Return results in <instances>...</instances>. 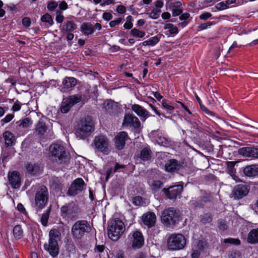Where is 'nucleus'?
Masks as SVG:
<instances>
[{
	"mask_svg": "<svg viewBox=\"0 0 258 258\" xmlns=\"http://www.w3.org/2000/svg\"><path fill=\"white\" fill-rule=\"evenodd\" d=\"M49 158L53 163L60 165H68L70 163V155L65 148L60 144L51 145L49 148Z\"/></svg>",
	"mask_w": 258,
	"mask_h": 258,
	"instance_id": "1",
	"label": "nucleus"
},
{
	"mask_svg": "<svg viewBox=\"0 0 258 258\" xmlns=\"http://www.w3.org/2000/svg\"><path fill=\"white\" fill-rule=\"evenodd\" d=\"M124 230V224L120 218H113L108 221L107 234L112 240H118Z\"/></svg>",
	"mask_w": 258,
	"mask_h": 258,
	"instance_id": "2",
	"label": "nucleus"
},
{
	"mask_svg": "<svg viewBox=\"0 0 258 258\" xmlns=\"http://www.w3.org/2000/svg\"><path fill=\"white\" fill-rule=\"evenodd\" d=\"M92 228L89 223L85 220H79L76 221L71 228V234L73 239L79 241L86 235L91 231Z\"/></svg>",
	"mask_w": 258,
	"mask_h": 258,
	"instance_id": "3",
	"label": "nucleus"
},
{
	"mask_svg": "<svg viewBox=\"0 0 258 258\" xmlns=\"http://www.w3.org/2000/svg\"><path fill=\"white\" fill-rule=\"evenodd\" d=\"M161 219L166 227L171 228L179 223L181 215L179 210L174 207H170L162 212Z\"/></svg>",
	"mask_w": 258,
	"mask_h": 258,
	"instance_id": "4",
	"label": "nucleus"
},
{
	"mask_svg": "<svg viewBox=\"0 0 258 258\" xmlns=\"http://www.w3.org/2000/svg\"><path fill=\"white\" fill-rule=\"evenodd\" d=\"M79 207L74 202L63 205L60 210V215L63 218L72 221L76 220L78 218Z\"/></svg>",
	"mask_w": 258,
	"mask_h": 258,
	"instance_id": "5",
	"label": "nucleus"
},
{
	"mask_svg": "<svg viewBox=\"0 0 258 258\" xmlns=\"http://www.w3.org/2000/svg\"><path fill=\"white\" fill-rule=\"evenodd\" d=\"M48 191L47 187L44 186H40L35 195V206L37 211L42 210L47 204L48 201Z\"/></svg>",
	"mask_w": 258,
	"mask_h": 258,
	"instance_id": "6",
	"label": "nucleus"
},
{
	"mask_svg": "<svg viewBox=\"0 0 258 258\" xmlns=\"http://www.w3.org/2000/svg\"><path fill=\"white\" fill-rule=\"evenodd\" d=\"M186 244L185 237L181 234H172L167 239V246L169 250H178L183 249Z\"/></svg>",
	"mask_w": 258,
	"mask_h": 258,
	"instance_id": "7",
	"label": "nucleus"
},
{
	"mask_svg": "<svg viewBox=\"0 0 258 258\" xmlns=\"http://www.w3.org/2000/svg\"><path fill=\"white\" fill-rule=\"evenodd\" d=\"M94 130V126L93 121L91 120H89L88 118H86L76 130V134L77 138L80 139H85L89 137Z\"/></svg>",
	"mask_w": 258,
	"mask_h": 258,
	"instance_id": "8",
	"label": "nucleus"
},
{
	"mask_svg": "<svg viewBox=\"0 0 258 258\" xmlns=\"http://www.w3.org/2000/svg\"><path fill=\"white\" fill-rule=\"evenodd\" d=\"M94 144L98 152L106 155L110 153L109 140L105 136L101 135L96 136L94 140Z\"/></svg>",
	"mask_w": 258,
	"mask_h": 258,
	"instance_id": "9",
	"label": "nucleus"
},
{
	"mask_svg": "<svg viewBox=\"0 0 258 258\" xmlns=\"http://www.w3.org/2000/svg\"><path fill=\"white\" fill-rule=\"evenodd\" d=\"M183 190V185L181 184H178L170 186L167 188L164 187L162 191L167 199L175 200L177 198L180 199Z\"/></svg>",
	"mask_w": 258,
	"mask_h": 258,
	"instance_id": "10",
	"label": "nucleus"
},
{
	"mask_svg": "<svg viewBox=\"0 0 258 258\" xmlns=\"http://www.w3.org/2000/svg\"><path fill=\"white\" fill-rule=\"evenodd\" d=\"M122 126L131 127L136 133H140L141 130V123L139 118L133 114H125L124 116Z\"/></svg>",
	"mask_w": 258,
	"mask_h": 258,
	"instance_id": "11",
	"label": "nucleus"
},
{
	"mask_svg": "<svg viewBox=\"0 0 258 258\" xmlns=\"http://www.w3.org/2000/svg\"><path fill=\"white\" fill-rule=\"evenodd\" d=\"M86 186L84 180L82 178H77L72 183L71 187L69 188L67 195L69 196L75 197L81 192Z\"/></svg>",
	"mask_w": 258,
	"mask_h": 258,
	"instance_id": "12",
	"label": "nucleus"
},
{
	"mask_svg": "<svg viewBox=\"0 0 258 258\" xmlns=\"http://www.w3.org/2000/svg\"><path fill=\"white\" fill-rule=\"evenodd\" d=\"M237 153L243 157L250 159H258V148L253 146L240 148L238 149Z\"/></svg>",
	"mask_w": 258,
	"mask_h": 258,
	"instance_id": "13",
	"label": "nucleus"
},
{
	"mask_svg": "<svg viewBox=\"0 0 258 258\" xmlns=\"http://www.w3.org/2000/svg\"><path fill=\"white\" fill-rule=\"evenodd\" d=\"M240 173L242 176L250 179L258 177V164H251L241 167Z\"/></svg>",
	"mask_w": 258,
	"mask_h": 258,
	"instance_id": "14",
	"label": "nucleus"
},
{
	"mask_svg": "<svg viewBox=\"0 0 258 258\" xmlns=\"http://www.w3.org/2000/svg\"><path fill=\"white\" fill-rule=\"evenodd\" d=\"M128 138V135L126 132L121 131L117 133L113 139L115 149L119 151L124 149L126 141Z\"/></svg>",
	"mask_w": 258,
	"mask_h": 258,
	"instance_id": "15",
	"label": "nucleus"
},
{
	"mask_svg": "<svg viewBox=\"0 0 258 258\" xmlns=\"http://www.w3.org/2000/svg\"><path fill=\"white\" fill-rule=\"evenodd\" d=\"M130 239L132 242V247L134 249H139L144 245V238L143 233L139 230L132 232Z\"/></svg>",
	"mask_w": 258,
	"mask_h": 258,
	"instance_id": "16",
	"label": "nucleus"
},
{
	"mask_svg": "<svg viewBox=\"0 0 258 258\" xmlns=\"http://www.w3.org/2000/svg\"><path fill=\"white\" fill-rule=\"evenodd\" d=\"M183 162H179L175 159L168 160L164 166V170L169 173H178L183 168Z\"/></svg>",
	"mask_w": 258,
	"mask_h": 258,
	"instance_id": "17",
	"label": "nucleus"
},
{
	"mask_svg": "<svg viewBox=\"0 0 258 258\" xmlns=\"http://www.w3.org/2000/svg\"><path fill=\"white\" fill-rule=\"evenodd\" d=\"M250 186L247 184H237L233 189V197L235 199H241L248 194Z\"/></svg>",
	"mask_w": 258,
	"mask_h": 258,
	"instance_id": "18",
	"label": "nucleus"
},
{
	"mask_svg": "<svg viewBox=\"0 0 258 258\" xmlns=\"http://www.w3.org/2000/svg\"><path fill=\"white\" fill-rule=\"evenodd\" d=\"M8 177L10 184L14 189L19 188L21 185V179L20 173L16 170L9 172Z\"/></svg>",
	"mask_w": 258,
	"mask_h": 258,
	"instance_id": "19",
	"label": "nucleus"
},
{
	"mask_svg": "<svg viewBox=\"0 0 258 258\" xmlns=\"http://www.w3.org/2000/svg\"><path fill=\"white\" fill-rule=\"evenodd\" d=\"M47 119L46 116L42 114V117L39 119L35 126L34 133L39 138H43L47 131V127L45 122Z\"/></svg>",
	"mask_w": 258,
	"mask_h": 258,
	"instance_id": "20",
	"label": "nucleus"
},
{
	"mask_svg": "<svg viewBox=\"0 0 258 258\" xmlns=\"http://www.w3.org/2000/svg\"><path fill=\"white\" fill-rule=\"evenodd\" d=\"M142 220L144 225L150 229L155 226L156 216L154 212H148L142 215Z\"/></svg>",
	"mask_w": 258,
	"mask_h": 258,
	"instance_id": "21",
	"label": "nucleus"
},
{
	"mask_svg": "<svg viewBox=\"0 0 258 258\" xmlns=\"http://www.w3.org/2000/svg\"><path fill=\"white\" fill-rule=\"evenodd\" d=\"M44 249L53 257H56L59 253V246L57 242H52L51 240L45 243L44 245Z\"/></svg>",
	"mask_w": 258,
	"mask_h": 258,
	"instance_id": "22",
	"label": "nucleus"
},
{
	"mask_svg": "<svg viewBox=\"0 0 258 258\" xmlns=\"http://www.w3.org/2000/svg\"><path fill=\"white\" fill-rule=\"evenodd\" d=\"M162 108L166 111V115L164 113H161V115L165 118H169L173 113L175 107L171 105V102L166 99H163L161 102Z\"/></svg>",
	"mask_w": 258,
	"mask_h": 258,
	"instance_id": "23",
	"label": "nucleus"
},
{
	"mask_svg": "<svg viewBox=\"0 0 258 258\" xmlns=\"http://www.w3.org/2000/svg\"><path fill=\"white\" fill-rule=\"evenodd\" d=\"M6 147H12L15 145L16 139L14 135L10 131H7L3 133Z\"/></svg>",
	"mask_w": 258,
	"mask_h": 258,
	"instance_id": "24",
	"label": "nucleus"
},
{
	"mask_svg": "<svg viewBox=\"0 0 258 258\" xmlns=\"http://www.w3.org/2000/svg\"><path fill=\"white\" fill-rule=\"evenodd\" d=\"M50 188L56 193H62V181L60 178L53 177L50 182Z\"/></svg>",
	"mask_w": 258,
	"mask_h": 258,
	"instance_id": "25",
	"label": "nucleus"
},
{
	"mask_svg": "<svg viewBox=\"0 0 258 258\" xmlns=\"http://www.w3.org/2000/svg\"><path fill=\"white\" fill-rule=\"evenodd\" d=\"M132 109L140 117L147 118L149 116V112L139 104H133L132 106Z\"/></svg>",
	"mask_w": 258,
	"mask_h": 258,
	"instance_id": "26",
	"label": "nucleus"
},
{
	"mask_svg": "<svg viewBox=\"0 0 258 258\" xmlns=\"http://www.w3.org/2000/svg\"><path fill=\"white\" fill-rule=\"evenodd\" d=\"M77 80L74 77H66L62 82L63 88L70 89L74 88L77 84Z\"/></svg>",
	"mask_w": 258,
	"mask_h": 258,
	"instance_id": "27",
	"label": "nucleus"
},
{
	"mask_svg": "<svg viewBox=\"0 0 258 258\" xmlns=\"http://www.w3.org/2000/svg\"><path fill=\"white\" fill-rule=\"evenodd\" d=\"M81 31L85 35L88 36L92 34L94 32V28L90 22H84L80 27Z\"/></svg>",
	"mask_w": 258,
	"mask_h": 258,
	"instance_id": "28",
	"label": "nucleus"
},
{
	"mask_svg": "<svg viewBox=\"0 0 258 258\" xmlns=\"http://www.w3.org/2000/svg\"><path fill=\"white\" fill-rule=\"evenodd\" d=\"M27 172L31 175H36L40 171V165L37 163H28L26 165Z\"/></svg>",
	"mask_w": 258,
	"mask_h": 258,
	"instance_id": "29",
	"label": "nucleus"
},
{
	"mask_svg": "<svg viewBox=\"0 0 258 258\" xmlns=\"http://www.w3.org/2000/svg\"><path fill=\"white\" fill-rule=\"evenodd\" d=\"M77 29V24L73 21H67L62 26V32H72Z\"/></svg>",
	"mask_w": 258,
	"mask_h": 258,
	"instance_id": "30",
	"label": "nucleus"
},
{
	"mask_svg": "<svg viewBox=\"0 0 258 258\" xmlns=\"http://www.w3.org/2000/svg\"><path fill=\"white\" fill-rule=\"evenodd\" d=\"M247 242L250 244L258 243V228L250 231L248 234Z\"/></svg>",
	"mask_w": 258,
	"mask_h": 258,
	"instance_id": "31",
	"label": "nucleus"
},
{
	"mask_svg": "<svg viewBox=\"0 0 258 258\" xmlns=\"http://www.w3.org/2000/svg\"><path fill=\"white\" fill-rule=\"evenodd\" d=\"M152 152L149 147H144L140 153V159L144 161H147L151 158Z\"/></svg>",
	"mask_w": 258,
	"mask_h": 258,
	"instance_id": "32",
	"label": "nucleus"
},
{
	"mask_svg": "<svg viewBox=\"0 0 258 258\" xmlns=\"http://www.w3.org/2000/svg\"><path fill=\"white\" fill-rule=\"evenodd\" d=\"M61 233L57 229H52L49 232V241L52 242H57L60 240Z\"/></svg>",
	"mask_w": 258,
	"mask_h": 258,
	"instance_id": "33",
	"label": "nucleus"
},
{
	"mask_svg": "<svg viewBox=\"0 0 258 258\" xmlns=\"http://www.w3.org/2000/svg\"><path fill=\"white\" fill-rule=\"evenodd\" d=\"M196 98L200 105V109L203 112L211 117H214L215 116L216 113L210 110L208 108H207L203 104L202 100L197 95H196Z\"/></svg>",
	"mask_w": 258,
	"mask_h": 258,
	"instance_id": "34",
	"label": "nucleus"
},
{
	"mask_svg": "<svg viewBox=\"0 0 258 258\" xmlns=\"http://www.w3.org/2000/svg\"><path fill=\"white\" fill-rule=\"evenodd\" d=\"M64 242L66 250L69 253H74L76 252V246L72 238H67Z\"/></svg>",
	"mask_w": 258,
	"mask_h": 258,
	"instance_id": "35",
	"label": "nucleus"
},
{
	"mask_svg": "<svg viewBox=\"0 0 258 258\" xmlns=\"http://www.w3.org/2000/svg\"><path fill=\"white\" fill-rule=\"evenodd\" d=\"M200 222L203 224L210 223L213 220V216L210 213H204L199 217Z\"/></svg>",
	"mask_w": 258,
	"mask_h": 258,
	"instance_id": "36",
	"label": "nucleus"
},
{
	"mask_svg": "<svg viewBox=\"0 0 258 258\" xmlns=\"http://www.w3.org/2000/svg\"><path fill=\"white\" fill-rule=\"evenodd\" d=\"M14 237L17 239H20L23 236V231L20 225H17L14 226L13 230Z\"/></svg>",
	"mask_w": 258,
	"mask_h": 258,
	"instance_id": "37",
	"label": "nucleus"
},
{
	"mask_svg": "<svg viewBox=\"0 0 258 258\" xmlns=\"http://www.w3.org/2000/svg\"><path fill=\"white\" fill-rule=\"evenodd\" d=\"M82 99V97L80 95H74L69 96L67 98V102H69L71 106H73L74 105L80 102Z\"/></svg>",
	"mask_w": 258,
	"mask_h": 258,
	"instance_id": "38",
	"label": "nucleus"
},
{
	"mask_svg": "<svg viewBox=\"0 0 258 258\" xmlns=\"http://www.w3.org/2000/svg\"><path fill=\"white\" fill-rule=\"evenodd\" d=\"M130 35L134 37L143 38L146 35L145 32L137 28H133L130 31Z\"/></svg>",
	"mask_w": 258,
	"mask_h": 258,
	"instance_id": "39",
	"label": "nucleus"
},
{
	"mask_svg": "<svg viewBox=\"0 0 258 258\" xmlns=\"http://www.w3.org/2000/svg\"><path fill=\"white\" fill-rule=\"evenodd\" d=\"M115 102L111 99L106 100L103 103V108L107 111H110L113 109Z\"/></svg>",
	"mask_w": 258,
	"mask_h": 258,
	"instance_id": "40",
	"label": "nucleus"
},
{
	"mask_svg": "<svg viewBox=\"0 0 258 258\" xmlns=\"http://www.w3.org/2000/svg\"><path fill=\"white\" fill-rule=\"evenodd\" d=\"M50 207L47 209L46 212L43 213L41 217V224L44 226H46L48 223V220L49 217Z\"/></svg>",
	"mask_w": 258,
	"mask_h": 258,
	"instance_id": "41",
	"label": "nucleus"
},
{
	"mask_svg": "<svg viewBox=\"0 0 258 258\" xmlns=\"http://www.w3.org/2000/svg\"><path fill=\"white\" fill-rule=\"evenodd\" d=\"M41 21L43 22L48 23L50 26H52L54 24L52 16L48 13H46L42 16Z\"/></svg>",
	"mask_w": 258,
	"mask_h": 258,
	"instance_id": "42",
	"label": "nucleus"
},
{
	"mask_svg": "<svg viewBox=\"0 0 258 258\" xmlns=\"http://www.w3.org/2000/svg\"><path fill=\"white\" fill-rule=\"evenodd\" d=\"M239 161H227L226 162V165L229 172L231 173H235L236 172V169L235 166L236 164L239 163Z\"/></svg>",
	"mask_w": 258,
	"mask_h": 258,
	"instance_id": "43",
	"label": "nucleus"
},
{
	"mask_svg": "<svg viewBox=\"0 0 258 258\" xmlns=\"http://www.w3.org/2000/svg\"><path fill=\"white\" fill-rule=\"evenodd\" d=\"M192 247L203 252L205 249V242L202 240H199L195 243Z\"/></svg>",
	"mask_w": 258,
	"mask_h": 258,
	"instance_id": "44",
	"label": "nucleus"
},
{
	"mask_svg": "<svg viewBox=\"0 0 258 258\" xmlns=\"http://www.w3.org/2000/svg\"><path fill=\"white\" fill-rule=\"evenodd\" d=\"M156 142L159 145L166 147H168L170 144L169 140L167 138L162 136L159 137Z\"/></svg>",
	"mask_w": 258,
	"mask_h": 258,
	"instance_id": "45",
	"label": "nucleus"
},
{
	"mask_svg": "<svg viewBox=\"0 0 258 258\" xmlns=\"http://www.w3.org/2000/svg\"><path fill=\"white\" fill-rule=\"evenodd\" d=\"M182 3L180 1L174 2H171L168 4V7L169 11H171L172 10H177L182 8Z\"/></svg>",
	"mask_w": 258,
	"mask_h": 258,
	"instance_id": "46",
	"label": "nucleus"
},
{
	"mask_svg": "<svg viewBox=\"0 0 258 258\" xmlns=\"http://www.w3.org/2000/svg\"><path fill=\"white\" fill-rule=\"evenodd\" d=\"M163 184V182L160 180H154L151 187L153 190L157 191L162 188Z\"/></svg>",
	"mask_w": 258,
	"mask_h": 258,
	"instance_id": "47",
	"label": "nucleus"
},
{
	"mask_svg": "<svg viewBox=\"0 0 258 258\" xmlns=\"http://www.w3.org/2000/svg\"><path fill=\"white\" fill-rule=\"evenodd\" d=\"M162 36H163L162 34L158 35L149 39L150 46H153L156 45L160 41L161 37Z\"/></svg>",
	"mask_w": 258,
	"mask_h": 258,
	"instance_id": "48",
	"label": "nucleus"
},
{
	"mask_svg": "<svg viewBox=\"0 0 258 258\" xmlns=\"http://www.w3.org/2000/svg\"><path fill=\"white\" fill-rule=\"evenodd\" d=\"M224 243H229L231 244L238 245L240 244V240L238 238H228L223 240Z\"/></svg>",
	"mask_w": 258,
	"mask_h": 258,
	"instance_id": "49",
	"label": "nucleus"
},
{
	"mask_svg": "<svg viewBox=\"0 0 258 258\" xmlns=\"http://www.w3.org/2000/svg\"><path fill=\"white\" fill-rule=\"evenodd\" d=\"M14 117V114L10 113L7 114L4 118L2 119L0 121V123L2 126H4L5 124L11 121Z\"/></svg>",
	"mask_w": 258,
	"mask_h": 258,
	"instance_id": "50",
	"label": "nucleus"
},
{
	"mask_svg": "<svg viewBox=\"0 0 258 258\" xmlns=\"http://www.w3.org/2000/svg\"><path fill=\"white\" fill-rule=\"evenodd\" d=\"M58 6V3L56 1H48L47 3V8L49 11H54Z\"/></svg>",
	"mask_w": 258,
	"mask_h": 258,
	"instance_id": "51",
	"label": "nucleus"
},
{
	"mask_svg": "<svg viewBox=\"0 0 258 258\" xmlns=\"http://www.w3.org/2000/svg\"><path fill=\"white\" fill-rule=\"evenodd\" d=\"M213 23L212 22L208 21L205 23L201 24L198 27V31H201L205 29H207L208 27H211L213 25Z\"/></svg>",
	"mask_w": 258,
	"mask_h": 258,
	"instance_id": "52",
	"label": "nucleus"
},
{
	"mask_svg": "<svg viewBox=\"0 0 258 258\" xmlns=\"http://www.w3.org/2000/svg\"><path fill=\"white\" fill-rule=\"evenodd\" d=\"M161 12L160 9L153 10L150 14L149 17L152 19H157L159 17Z\"/></svg>",
	"mask_w": 258,
	"mask_h": 258,
	"instance_id": "53",
	"label": "nucleus"
},
{
	"mask_svg": "<svg viewBox=\"0 0 258 258\" xmlns=\"http://www.w3.org/2000/svg\"><path fill=\"white\" fill-rule=\"evenodd\" d=\"M71 107L72 106H71L69 102L66 101L64 104L62 105L60 108V111L63 113H67L70 111Z\"/></svg>",
	"mask_w": 258,
	"mask_h": 258,
	"instance_id": "54",
	"label": "nucleus"
},
{
	"mask_svg": "<svg viewBox=\"0 0 258 258\" xmlns=\"http://www.w3.org/2000/svg\"><path fill=\"white\" fill-rule=\"evenodd\" d=\"M22 104L18 100H17L14 103L11 108L13 112L19 111L22 107Z\"/></svg>",
	"mask_w": 258,
	"mask_h": 258,
	"instance_id": "55",
	"label": "nucleus"
},
{
	"mask_svg": "<svg viewBox=\"0 0 258 258\" xmlns=\"http://www.w3.org/2000/svg\"><path fill=\"white\" fill-rule=\"evenodd\" d=\"M105 246L104 245H97L96 244L94 250L95 252L99 253L100 258L101 257V253L104 252Z\"/></svg>",
	"mask_w": 258,
	"mask_h": 258,
	"instance_id": "56",
	"label": "nucleus"
},
{
	"mask_svg": "<svg viewBox=\"0 0 258 258\" xmlns=\"http://www.w3.org/2000/svg\"><path fill=\"white\" fill-rule=\"evenodd\" d=\"M56 16L55 20L57 23H61L64 20V16L62 14V12L59 10H57L56 12Z\"/></svg>",
	"mask_w": 258,
	"mask_h": 258,
	"instance_id": "57",
	"label": "nucleus"
},
{
	"mask_svg": "<svg viewBox=\"0 0 258 258\" xmlns=\"http://www.w3.org/2000/svg\"><path fill=\"white\" fill-rule=\"evenodd\" d=\"M215 8L219 11H222L228 9L229 7L226 6L225 1H223L217 4L215 6Z\"/></svg>",
	"mask_w": 258,
	"mask_h": 258,
	"instance_id": "58",
	"label": "nucleus"
},
{
	"mask_svg": "<svg viewBox=\"0 0 258 258\" xmlns=\"http://www.w3.org/2000/svg\"><path fill=\"white\" fill-rule=\"evenodd\" d=\"M162 133L160 130H154L151 132V136L155 138V140L157 141V139H158V138L160 137H162Z\"/></svg>",
	"mask_w": 258,
	"mask_h": 258,
	"instance_id": "59",
	"label": "nucleus"
},
{
	"mask_svg": "<svg viewBox=\"0 0 258 258\" xmlns=\"http://www.w3.org/2000/svg\"><path fill=\"white\" fill-rule=\"evenodd\" d=\"M201 251L192 247L190 256L191 258H199L201 255Z\"/></svg>",
	"mask_w": 258,
	"mask_h": 258,
	"instance_id": "60",
	"label": "nucleus"
},
{
	"mask_svg": "<svg viewBox=\"0 0 258 258\" xmlns=\"http://www.w3.org/2000/svg\"><path fill=\"white\" fill-rule=\"evenodd\" d=\"M122 18H118L115 20H113L110 22L109 26L111 28L115 27L116 25L119 24L123 20Z\"/></svg>",
	"mask_w": 258,
	"mask_h": 258,
	"instance_id": "61",
	"label": "nucleus"
},
{
	"mask_svg": "<svg viewBox=\"0 0 258 258\" xmlns=\"http://www.w3.org/2000/svg\"><path fill=\"white\" fill-rule=\"evenodd\" d=\"M218 228L220 230L224 231L227 229V226L225 220L218 221Z\"/></svg>",
	"mask_w": 258,
	"mask_h": 258,
	"instance_id": "62",
	"label": "nucleus"
},
{
	"mask_svg": "<svg viewBox=\"0 0 258 258\" xmlns=\"http://www.w3.org/2000/svg\"><path fill=\"white\" fill-rule=\"evenodd\" d=\"M22 25L28 28L29 26H30L31 24V19L29 17H26L22 19Z\"/></svg>",
	"mask_w": 258,
	"mask_h": 258,
	"instance_id": "63",
	"label": "nucleus"
},
{
	"mask_svg": "<svg viewBox=\"0 0 258 258\" xmlns=\"http://www.w3.org/2000/svg\"><path fill=\"white\" fill-rule=\"evenodd\" d=\"M179 30L177 28V27L175 26H173L172 28L170 29L168 31L166 32V35H176L178 33Z\"/></svg>",
	"mask_w": 258,
	"mask_h": 258,
	"instance_id": "64",
	"label": "nucleus"
}]
</instances>
